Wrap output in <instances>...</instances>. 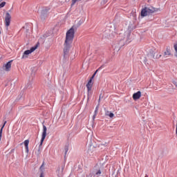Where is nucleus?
Returning a JSON list of instances; mask_svg holds the SVG:
<instances>
[{"label": "nucleus", "instance_id": "39", "mask_svg": "<svg viewBox=\"0 0 177 177\" xmlns=\"http://www.w3.org/2000/svg\"><path fill=\"white\" fill-rule=\"evenodd\" d=\"M101 97H103V96H102V94L100 95V99H101Z\"/></svg>", "mask_w": 177, "mask_h": 177}, {"label": "nucleus", "instance_id": "42", "mask_svg": "<svg viewBox=\"0 0 177 177\" xmlns=\"http://www.w3.org/2000/svg\"><path fill=\"white\" fill-rule=\"evenodd\" d=\"M98 102H99V103H100V98H99Z\"/></svg>", "mask_w": 177, "mask_h": 177}, {"label": "nucleus", "instance_id": "25", "mask_svg": "<svg viewBox=\"0 0 177 177\" xmlns=\"http://www.w3.org/2000/svg\"><path fill=\"white\" fill-rule=\"evenodd\" d=\"M64 167H65L64 164H62V172H63V171H64Z\"/></svg>", "mask_w": 177, "mask_h": 177}, {"label": "nucleus", "instance_id": "33", "mask_svg": "<svg viewBox=\"0 0 177 177\" xmlns=\"http://www.w3.org/2000/svg\"><path fill=\"white\" fill-rule=\"evenodd\" d=\"M93 78H95V76L92 75V77L90 78V80L93 81Z\"/></svg>", "mask_w": 177, "mask_h": 177}, {"label": "nucleus", "instance_id": "17", "mask_svg": "<svg viewBox=\"0 0 177 177\" xmlns=\"http://www.w3.org/2000/svg\"><path fill=\"white\" fill-rule=\"evenodd\" d=\"M106 115H109V117H110V118H113V117H114V113H113V112L107 111Z\"/></svg>", "mask_w": 177, "mask_h": 177}, {"label": "nucleus", "instance_id": "35", "mask_svg": "<svg viewBox=\"0 0 177 177\" xmlns=\"http://www.w3.org/2000/svg\"><path fill=\"white\" fill-rule=\"evenodd\" d=\"M102 146H107V142H105L104 144H102Z\"/></svg>", "mask_w": 177, "mask_h": 177}, {"label": "nucleus", "instance_id": "6", "mask_svg": "<svg viewBox=\"0 0 177 177\" xmlns=\"http://www.w3.org/2000/svg\"><path fill=\"white\" fill-rule=\"evenodd\" d=\"M50 10V8L49 7L44 8L41 11V15L40 19L42 20V21H45L46 20V18L48 17L49 15V11Z\"/></svg>", "mask_w": 177, "mask_h": 177}, {"label": "nucleus", "instance_id": "24", "mask_svg": "<svg viewBox=\"0 0 177 177\" xmlns=\"http://www.w3.org/2000/svg\"><path fill=\"white\" fill-rule=\"evenodd\" d=\"M78 0H72L71 6H74Z\"/></svg>", "mask_w": 177, "mask_h": 177}, {"label": "nucleus", "instance_id": "12", "mask_svg": "<svg viewBox=\"0 0 177 177\" xmlns=\"http://www.w3.org/2000/svg\"><path fill=\"white\" fill-rule=\"evenodd\" d=\"M28 143H30V140H26L24 142V145L25 149H26V153H27V154H28V153L30 151L28 149Z\"/></svg>", "mask_w": 177, "mask_h": 177}, {"label": "nucleus", "instance_id": "8", "mask_svg": "<svg viewBox=\"0 0 177 177\" xmlns=\"http://www.w3.org/2000/svg\"><path fill=\"white\" fill-rule=\"evenodd\" d=\"M10 19H12V16L9 12H6L5 17V24L6 27H9V26H10Z\"/></svg>", "mask_w": 177, "mask_h": 177}, {"label": "nucleus", "instance_id": "7", "mask_svg": "<svg viewBox=\"0 0 177 177\" xmlns=\"http://www.w3.org/2000/svg\"><path fill=\"white\" fill-rule=\"evenodd\" d=\"M156 50L150 49L149 52L147 54V57L149 60H153V59H160L161 57V55H156Z\"/></svg>", "mask_w": 177, "mask_h": 177}, {"label": "nucleus", "instance_id": "10", "mask_svg": "<svg viewBox=\"0 0 177 177\" xmlns=\"http://www.w3.org/2000/svg\"><path fill=\"white\" fill-rule=\"evenodd\" d=\"M142 96V92L138 91L137 93H134L133 94V100H138V99H140Z\"/></svg>", "mask_w": 177, "mask_h": 177}, {"label": "nucleus", "instance_id": "31", "mask_svg": "<svg viewBox=\"0 0 177 177\" xmlns=\"http://www.w3.org/2000/svg\"><path fill=\"white\" fill-rule=\"evenodd\" d=\"M39 177H44V171H42L41 174H40V176Z\"/></svg>", "mask_w": 177, "mask_h": 177}, {"label": "nucleus", "instance_id": "16", "mask_svg": "<svg viewBox=\"0 0 177 177\" xmlns=\"http://www.w3.org/2000/svg\"><path fill=\"white\" fill-rule=\"evenodd\" d=\"M93 85V84H90L87 83V84H86L87 91H92Z\"/></svg>", "mask_w": 177, "mask_h": 177}, {"label": "nucleus", "instance_id": "13", "mask_svg": "<svg viewBox=\"0 0 177 177\" xmlns=\"http://www.w3.org/2000/svg\"><path fill=\"white\" fill-rule=\"evenodd\" d=\"M6 121L4 122L3 126L1 127L0 129V142L2 140V132H3V128H5V125H6Z\"/></svg>", "mask_w": 177, "mask_h": 177}, {"label": "nucleus", "instance_id": "4", "mask_svg": "<svg viewBox=\"0 0 177 177\" xmlns=\"http://www.w3.org/2000/svg\"><path fill=\"white\" fill-rule=\"evenodd\" d=\"M71 44L70 42L66 43L64 44V60H67L68 59V53L71 48Z\"/></svg>", "mask_w": 177, "mask_h": 177}, {"label": "nucleus", "instance_id": "21", "mask_svg": "<svg viewBox=\"0 0 177 177\" xmlns=\"http://www.w3.org/2000/svg\"><path fill=\"white\" fill-rule=\"evenodd\" d=\"M174 50L176 51V54H175V56L176 57H177V43L174 44Z\"/></svg>", "mask_w": 177, "mask_h": 177}, {"label": "nucleus", "instance_id": "32", "mask_svg": "<svg viewBox=\"0 0 177 177\" xmlns=\"http://www.w3.org/2000/svg\"><path fill=\"white\" fill-rule=\"evenodd\" d=\"M10 153H15V149H11V151H10Z\"/></svg>", "mask_w": 177, "mask_h": 177}, {"label": "nucleus", "instance_id": "38", "mask_svg": "<svg viewBox=\"0 0 177 177\" xmlns=\"http://www.w3.org/2000/svg\"><path fill=\"white\" fill-rule=\"evenodd\" d=\"M57 171H58V172H59V171H60V167H58Z\"/></svg>", "mask_w": 177, "mask_h": 177}, {"label": "nucleus", "instance_id": "9", "mask_svg": "<svg viewBox=\"0 0 177 177\" xmlns=\"http://www.w3.org/2000/svg\"><path fill=\"white\" fill-rule=\"evenodd\" d=\"M12 62H13V60H10L3 66V69L5 70V71H9L10 70Z\"/></svg>", "mask_w": 177, "mask_h": 177}, {"label": "nucleus", "instance_id": "34", "mask_svg": "<svg viewBox=\"0 0 177 177\" xmlns=\"http://www.w3.org/2000/svg\"><path fill=\"white\" fill-rule=\"evenodd\" d=\"M93 78H95V76L92 75V77L90 78V80L93 81Z\"/></svg>", "mask_w": 177, "mask_h": 177}, {"label": "nucleus", "instance_id": "46", "mask_svg": "<svg viewBox=\"0 0 177 177\" xmlns=\"http://www.w3.org/2000/svg\"><path fill=\"white\" fill-rule=\"evenodd\" d=\"M1 31H0V35H1Z\"/></svg>", "mask_w": 177, "mask_h": 177}, {"label": "nucleus", "instance_id": "3", "mask_svg": "<svg viewBox=\"0 0 177 177\" xmlns=\"http://www.w3.org/2000/svg\"><path fill=\"white\" fill-rule=\"evenodd\" d=\"M47 131H48V129L46 128V126H45V124H43V132L41 134V139L40 140V144L37 149V156H39V154H41V149H42V145H44V140H45V138H46Z\"/></svg>", "mask_w": 177, "mask_h": 177}, {"label": "nucleus", "instance_id": "14", "mask_svg": "<svg viewBox=\"0 0 177 177\" xmlns=\"http://www.w3.org/2000/svg\"><path fill=\"white\" fill-rule=\"evenodd\" d=\"M106 67V65L102 64L100 68H98L95 73L93 74V76L95 77L96 74H97V72L100 71V70H102V68H104Z\"/></svg>", "mask_w": 177, "mask_h": 177}, {"label": "nucleus", "instance_id": "30", "mask_svg": "<svg viewBox=\"0 0 177 177\" xmlns=\"http://www.w3.org/2000/svg\"><path fill=\"white\" fill-rule=\"evenodd\" d=\"M20 99H21V95L18 96V97H17V100H20Z\"/></svg>", "mask_w": 177, "mask_h": 177}, {"label": "nucleus", "instance_id": "40", "mask_svg": "<svg viewBox=\"0 0 177 177\" xmlns=\"http://www.w3.org/2000/svg\"><path fill=\"white\" fill-rule=\"evenodd\" d=\"M153 20H154V17H153V19H150L151 21H153Z\"/></svg>", "mask_w": 177, "mask_h": 177}, {"label": "nucleus", "instance_id": "19", "mask_svg": "<svg viewBox=\"0 0 177 177\" xmlns=\"http://www.w3.org/2000/svg\"><path fill=\"white\" fill-rule=\"evenodd\" d=\"M98 111H99L95 110L94 115H93V121H95V119L96 118V116L97 115V112H98Z\"/></svg>", "mask_w": 177, "mask_h": 177}, {"label": "nucleus", "instance_id": "18", "mask_svg": "<svg viewBox=\"0 0 177 177\" xmlns=\"http://www.w3.org/2000/svg\"><path fill=\"white\" fill-rule=\"evenodd\" d=\"M64 150H65L64 156L66 157V156L67 155V151H68V145H65Z\"/></svg>", "mask_w": 177, "mask_h": 177}, {"label": "nucleus", "instance_id": "43", "mask_svg": "<svg viewBox=\"0 0 177 177\" xmlns=\"http://www.w3.org/2000/svg\"><path fill=\"white\" fill-rule=\"evenodd\" d=\"M0 2H2V0H0Z\"/></svg>", "mask_w": 177, "mask_h": 177}, {"label": "nucleus", "instance_id": "36", "mask_svg": "<svg viewBox=\"0 0 177 177\" xmlns=\"http://www.w3.org/2000/svg\"><path fill=\"white\" fill-rule=\"evenodd\" d=\"M44 167V162L42 163V165L40 167V169H42V167Z\"/></svg>", "mask_w": 177, "mask_h": 177}, {"label": "nucleus", "instance_id": "28", "mask_svg": "<svg viewBox=\"0 0 177 177\" xmlns=\"http://www.w3.org/2000/svg\"><path fill=\"white\" fill-rule=\"evenodd\" d=\"M26 88H31V83H28Z\"/></svg>", "mask_w": 177, "mask_h": 177}, {"label": "nucleus", "instance_id": "11", "mask_svg": "<svg viewBox=\"0 0 177 177\" xmlns=\"http://www.w3.org/2000/svg\"><path fill=\"white\" fill-rule=\"evenodd\" d=\"M172 54L171 53V48L169 46H167L166 48V51L164 52L163 56L165 57H167V56H171Z\"/></svg>", "mask_w": 177, "mask_h": 177}, {"label": "nucleus", "instance_id": "26", "mask_svg": "<svg viewBox=\"0 0 177 177\" xmlns=\"http://www.w3.org/2000/svg\"><path fill=\"white\" fill-rule=\"evenodd\" d=\"M87 84H90L93 85V83H92V80H91L90 79H89V80H88Z\"/></svg>", "mask_w": 177, "mask_h": 177}, {"label": "nucleus", "instance_id": "44", "mask_svg": "<svg viewBox=\"0 0 177 177\" xmlns=\"http://www.w3.org/2000/svg\"><path fill=\"white\" fill-rule=\"evenodd\" d=\"M127 37H129V34L127 35Z\"/></svg>", "mask_w": 177, "mask_h": 177}, {"label": "nucleus", "instance_id": "2", "mask_svg": "<svg viewBox=\"0 0 177 177\" xmlns=\"http://www.w3.org/2000/svg\"><path fill=\"white\" fill-rule=\"evenodd\" d=\"M74 35H75V31L74 30V27L71 28L67 32L66 35L65 42H70L73 44V41L74 39Z\"/></svg>", "mask_w": 177, "mask_h": 177}, {"label": "nucleus", "instance_id": "45", "mask_svg": "<svg viewBox=\"0 0 177 177\" xmlns=\"http://www.w3.org/2000/svg\"><path fill=\"white\" fill-rule=\"evenodd\" d=\"M145 177H148L147 175H146Z\"/></svg>", "mask_w": 177, "mask_h": 177}, {"label": "nucleus", "instance_id": "15", "mask_svg": "<svg viewBox=\"0 0 177 177\" xmlns=\"http://www.w3.org/2000/svg\"><path fill=\"white\" fill-rule=\"evenodd\" d=\"M92 97V90H87V100Z\"/></svg>", "mask_w": 177, "mask_h": 177}, {"label": "nucleus", "instance_id": "22", "mask_svg": "<svg viewBox=\"0 0 177 177\" xmlns=\"http://www.w3.org/2000/svg\"><path fill=\"white\" fill-rule=\"evenodd\" d=\"M5 5H6V2L3 1L0 3V9L1 8H3L5 6Z\"/></svg>", "mask_w": 177, "mask_h": 177}, {"label": "nucleus", "instance_id": "27", "mask_svg": "<svg viewBox=\"0 0 177 177\" xmlns=\"http://www.w3.org/2000/svg\"><path fill=\"white\" fill-rule=\"evenodd\" d=\"M144 63L146 64L147 63V58L145 57L144 59Z\"/></svg>", "mask_w": 177, "mask_h": 177}, {"label": "nucleus", "instance_id": "23", "mask_svg": "<svg viewBox=\"0 0 177 177\" xmlns=\"http://www.w3.org/2000/svg\"><path fill=\"white\" fill-rule=\"evenodd\" d=\"M120 44H121V45L118 46V50H120V49H121V47L124 46V44H122V40H120Z\"/></svg>", "mask_w": 177, "mask_h": 177}, {"label": "nucleus", "instance_id": "20", "mask_svg": "<svg viewBox=\"0 0 177 177\" xmlns=\"http://www.w3.org/2000/svg\"><path fill=\"white\" fill-rule=\"evenodd\" d=\"M95 175H97V176H100V175H102V171L100 169L97 170V171L95 172Z\"/></svg>", "mask_w": 177, "mask_h": 177}, {"label": "nucleus", "instance_id": "1", "mask_svg": "<svg viewBox=\"0 0 177 177\" xmlns=\"http://www.w3.org/2000/svg\"><path fill=\"white\" fill-rule=\"evenodd\" d=\"M160 8H154L153 6L144 7L142 8L140 12V16L142 18L146 17V16H149V15H153V13H156V12H158Z\"/></svg>", "mask_w": 177, "mask_h": 177}, {"label": "nucleus", "instance_id": "41", "mask_svg": "<svg viewBox=\"0 0 177 177\" xmlns=\"http://www.w3.org/2000/svg\"><path fill=\"white\" fill-rule=\"evenodd\" d=\"M48 85H50V82H48Z\"/></svg>", "mask_w": 177, "mask_h": 177}, {"label": "nucleus", "instance_id": "29", "mask_svg": "<svg viewBox=\"0 0 177 177\" xmlns=\"http://www.w3.org/2000/svg\"><path fill=\"white\" fill-rule=\"evenodd\" d=\"M99 106H100V104H98L97 105L96 108H95V110H97V111H99Z\"/></svg>", "mask_w": 177, "mask_h": 177}, {"label": "nucleus", "instance_id": "37", "mask_svg": "<svg viewBox=\"0 0 177 177\" xmlns=\"http://www.w3.org/2000/svg\"><path fill=\"white\" fill-rule=\"evenodd\" d=\"M176 136H177V123H176Z\"/></svg>", "mask_w": 177, "mask_h": 177}, {"label": "nucleus", "instance_id": "5", "mask_svg": "<svg viewBox=\"0 0 177 177\" xmlns=\"http://www.w3.org/2000/svg\"><path fill=\"white\" fill-rule=\"evenodd\" d=\"M38 46H39V42H37V44L32 47L30 48V50H26L24 51L21 59H26L28 57V55H30V53H32L36 49L38 48Z\"/></svg>", "mask_w": 177, "mask_h": 177}]
</instances>
